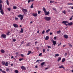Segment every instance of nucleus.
Segmentation results:
<instances>
[{"mask_svg": "<svg viewBox=\"0 0 73 73\" xmlns=\"http://www.w3.org/2000/svg\"><path fill=\"white\" fill-rule=\"evenodd\" d=\"M64 38H68V36L67 35H64Z\"/></svg>", "mask_w": 73, "mask_h": 73, "instance_id": "obj_13", "label": "nucleus"}, {"mask_svg": "<svg viewBox=\"0 0 73 73\" xmlns=\"http://www.w3.org/2000/svg\"><path fill=\"white\" fill-rule=\"evenodd\" d=\"M68 5H73V3H68Z\"/></svg>", "mask_w": 73, "mask_h": 73, "instance_id": "obj_44", "label": "nucleus"}, {"mask_svg": "<svg viewBox=\"0 0 73 73\" xmlns=\"http://www.w3.org/2000/svg\"><path fill=\"white\" fill-rule=\"evenodd\" d=\"M64 55L65 56H66V55H67V53H65Z\"/></svg>", "mask_w": 73, "mask_h": 73, "instance_id": "obj_60", "label": "nucleus"}, {"mask_svg": "<svg viewBox=\"0 0 73 73\" xmlns=\"http://www.w3.org/2000/svg\"><path fill=\"white\" fill-rule=\"evenodd\" d=\"M62 13H64V14H66V11L65 10L62 11Z\"/></svg>", "mask_w": 73, "mask_h": 73, "instance_id": "obj_28", "label": "nucleus"}, {"mask_svg": "<svg viewBox=\"0 0 73 73\" xmlns=\"http://www.w3.org/2000/svg\"><path fill=\"white\" fill-rule=\"evenodd\" d=\"M2 63L3 65H5V64L4 62H2Z\"/></svg>", "mask_w": 73, "mask_h": 73, "instance_id": "obj_37", "label": "nucleus"}, {"mask_svg": "<svg viewBox=\"0 0 73 73\" xmlns=\"http://www.w3.org/2000/svg\"><path fill=\"white\" fill-rule=\"evenodd\" d=\"M41 55H42V53H40L39 54L38 56H41Z\"/></svg>", "mask_w": 73, "mask_h": 73, "instance_id": "obj_41", "label": "nucleus"}, {"mask_svg": "<svg viewBox=\"0 0 73 73\" xmlns=\"http://www.w3.org/2000/svg\"><path fill=\"white\" fill-rule=\"evenodd\" d=\"M53 9L54 11H56V8H53Z\"/></svg>", "mask_w": 73, "mask_h": 73, "instance_id": "obj_53", "label": "nucleus"}, {"mask_svg": "<svg viewBox=\"0 0 73 73\" xmlns=\"http://www.w3.org/2000/svg\"><path fill=\"white\" fill-rule=\"evenodd\" d=\"M38 61H40V60H38L36 61V62H38Z\"/></svg>", "mask_w": 73, "mask_h": 73, "instance_id": "obj_57", "label": "nucleus"}, {"mask_svg": "<svg viewBox=\"0 0 73 73\" xmlns=\"http://www.w3.org/2000/svg\"><path fill=\"white\" fill-rule=\"evenodd\" d=\"M35 68H37V66L36 65V66H35Z\"/></svg>", "mask_w": 73, "mask_h": 73, "instance_id": "obj_59", "label": "nucleus"}, {"mask_svg": "<svg viewBox=\"0 0 73 73\" xmlns=\"http://www.w3.org/2000/svg\"><path fill=\"white\" fill-rule=\"evenodd\" d=\"M21 31H20V33H23L24 31H23V29L22 28L21 29Z\"/></svg>", "mask_w": 73, "mask_h": 73, "instance_id": "obj_16", "label": "nucleus"}, {"mask_svg": "<svg viewBox=\"0 0 73 73\" xmlns=\"http://www.w3.org/2000/svg\"><path fill=\"white\" fill-rule=\"evenodd\" d=\"M45 49H43V53H44V52H45Z\"/></svg>", "mask_w": 73, "mask_h": 73, "instance_id": "obj_47", "label": "nucleus"}, {"mask_svg": "<svg viewBox=\"0 0 73 73\" xmlns=\"http://www.w3.org/2000/svg\"><path fill=\"white\" fill-rule=\"evenodd\" d=\"M67 11H68V12H70V10H69V9H68V10H67Z\"/></svg>", "mask_w": 73, "mask_h": 73, "instance_id": "obj_48", "label": "nucleus"}, {"mask_svg": "<svg viewBox=\"0 0 73 73\" xmlns=\"http://www.w3.org/2000/svg\"><path fill=\"white\" fill-rule=\"evenodd\" d=\"M13 25L15 28H18V25L16 24H13Z\"/></svg>", "mask_w": 73, "mask_h": 73, "instance_id": "obj_8", "label": "nucleus"}, {"mask_svg": "<svg viewBox=\"0 0 73 73\" xmlns=\"http://www.w3.org/2000/svg\"><path fill=\"white\" fill-rule=\"evenodd\" d=\"M6 3H7V5H9V1H8V0H7Z\"/></svg>", "mask_w": 73, "mask_h": 73, "instance_id": "obj_21", "label": "nucleus"}, {"mask_svg": "<svg viewBox=\"0 0 73 73\" xmlns=\"http://www.w3.org/2000/svg\"><path fill=\"white\" fill-rule=\"evenodd\" d=\"M8 11H11V8H8Z\"/></svg>", "mask_w": 73, "mask_h": 73, "instance_id": "obj_42", "label": "nucleus"}, {"mask_svg": "<svg viewBox=\"0 0 73 73\" xmlns=\"http://www.w3.org/2000/svg\"><path fill=\"white\" fill-rule=\"evenodd\" d=\"M21 56L22 57H24V55H23V54H21Z\"/></svg>", "mask_w": 73, "mask_h": 73, "instance_id": "obj_51", "label": "nucleus"}, {"mask_svg": "<svg viewBox=\"0 0 73 73\" xmlns=\"http://www.w3.org/2000/svg\"><path fill=\"white\" fill-rule=\"evenodd\" d=\"M56 37H57L56 36L54 37V40H56Z\"/></svg>", "mask_w": 73, "mask_h": 73, "instance_id": "obj_52", "label": "nucleus"}, {"mask_svg": "<svg viewBox=\"0 0 73 73\" xmlns=\"http://www.w3.org/2000/svg\"><path fill=\"white\" fill-rule=\"evenodd\" d=\"M17 8V7L16 6H13V9H15Z\"/></svg>", "mask_w": 73, "mask_h": 73, "instance_id": "obj_30", "label": "nucleus"}, {"mask_svg": "<svg viewBox=\"0 0 73 73\" xmlns=\"http://www.w3.org/2000/svg\"><path fill=\"white\" fill-rule=\"evenodd\" d=\"M50 31V29H48L46 31V33H48V32H49Z\"/></svg>", "mask_w": 73, "mask_h": 73, "instance_id": "obj_19", "label": "nucleus"}, {"mask_svg": "<svg viewBox=\"0 0 73 73\" xmlns=\"http://www.w3.org/2000/svg\"><path fill=\"white\" fill-rule=\"evenodd\" d=\"M13 41H14V42H15L16 41V39H13Z\"/></svg>", "mask_w": 73, "mask_h": 73, "instance_id": "obj_50", "label": "nucleus"}, {"mask_svg": "<svg viewBox=\"0 0 73 73\" xmlns=\"http://www.w3.org/2000/svg\"><path fill=\"white\" fill-rule=\"evenodd\" d=\"M11 66H13V64H11Z\"/></svg>", "mask_w": 73, "mask_h": 73, "instance_id": "obj_58", "label": "nucleus"}, {"mask_svg": "<svg viewBox=\"0 0 73 73\" xmlns=\"http://www.w3.org/2000/svg\"><path fill=\"white\" fill-rule=\"evenodd\" d=\"M9 33H10V32L9 31L7 32V35H9Z\"/></svg>", "mask_w": 73, "mask_h": 73, "instance_id": "obj_33", "label": "nucleus"}, {"mask_svg": "<svg viewBox=\"0 0 73 73\" xmlns=\"http://www.w3.org/2000/svg\"><path fill=\"white\" fill-rule=\"evenodd\" d=\"M42 34H44L45 33V31L44 30H43V31L42 32Z\"/></svg>", "mask_w": 73, "mask_h": 73, "instance_id": "obj_34", "label": "nucleus"}, {"mask_svg": "<svg viewBox=\"0 0 73 73\" xmlns=\"http://www.w3.org/2000/svg\"><path fill=\"white\" fill-rule=\"evenodd\" d=\"M72 17H71L70 18V20H72Z\"/></svg>", "mask_w": 73, "mask_h": 73, "instance_id": "obj_54", "label": "nucleus"}, {"mask_svg": "<svg viewBox=\"0 0 73 73\" xmlns=\"http://www.w3.org/2000/svg\"><path fill=\"white\" fill-rule=\"evenodd\" d=\"M24 44V41H23L21 42V44Z\"/></svg>", "mask_w": 73, "mask_h": 73, "instance_id": "obj_56", "label": "nucleus"}, {"mask_svg": "<svg viewBox=\"0 0 73 73\" xmlns=\"http://www.w3.org/2000/svg\"><path fill=\"white\" fill-rule=\"evenodd\" d=\"M59 68H63V69H64V67L62 65L61 66H60L59 67Z\"/></svg>", "mask_w": 73, "mask_h": 73, "instance_id": "obj_17", "label": "nucleus"}, {"mask_svg": "<svg viewBox=\"0 0 73 73\" xmlns=\"http://www.w3.org/2000/svg\"><path fill=\"white\" fill-rule=\"evenodd\" d=\"M18 17H21V21H22V20H23V17H24V16L22 15H18Z\"/></svg>", "mask_w": 73, "mask_h": 73, "instance_id": "obj_4", "label": "nucleus"}, {"mask_svg": "<svg viewBox=\"0 0 73 73\" xmlns=\"http://www.w3.org/2000/svg\"><path fill=\"white\" fill-rule=\"evenodd\" d=\"M61 60V57H59L57 61L58 62H59V61H60Z\"/></svg>", "mask_w": 73, "mask_h": 73, "instance_id": "obj_18", "label": "nucleus"}, {"mask_svg": "<svg viewBox=\"0 0 73 73\" xmlns=\"http://www.w3.org/2000/svg\"><path fill=\"white\" fill-rule=\"evenodd\" d=\"M21 68L22 69V70H26V68L25 67H24V66H21Z\"/></svg>", "mask_w": 73, "mask_h": 73, "instance_id": "obj_7", "label": "nucleus"}, {"mask_svg": "<svg viewBox=\"0 0 73 73\" xmlns=\"http://www.w3.org/2000/svg\"><path fill=\"white\" fill-rule=\"evenodd\" d=\"M59 44L60 45H61V43L60 42Z\"/></svg>", "mask_w": 73, "mask_h": 73, "instance_id": "obj_64", "label": "nucleus"}, {"mask_svg": "<svg viewBox=\"0 0 73 73\" xmlns=\"http://www.w3.org/2000/svg\"><path fill=\"white\" fill-rule=\"evenodd\" d=\"M16 54L17 55V54H19V52H17L16 53Z\"/></svg>", "mask_w": 73, "mask_h": 73, "instance_id": "obj_61", "label": "nucleus"}, {"mask_svg": "<svg viewBox=\"0 0 73 73\" xmlns=\"http://www.w3.org/2000/svg\"><path fill=\"white\" fill-rule=\"evenodd\" d=\"M54 3V1H50V4H51L52 3Z\"/></svg>", "mask_w": 73, "mask_h": 73, "instance_id": "obj_31", "label": "nucleus"}, {"mask_svg": "<svg viewBox=\"0 0 73 73\" xmlns=\"http://www.w3.org/2000/svg\"><path fill=\"white\" fill-rule=\"evenodd\" d=\"M58 56H59V54H55V56H54V57H58Z\"/></svg>", "mask_w": 73, "mask_h": 73, "instance_id": "obj_24", "label": "nucleus"}, {"mask_svg": "<svg viewBox=\"0 0 73 73\" xmlns=\"http://www.w3.org/2000/svg\"><path fill=\"white\" fill-rule=\"evenodd\" d=\"M47 47H48V49H49L50 48H51V46H47Z\"/></svg>", "mask_w": 73, "mask_h": 73, "instance_id": "obj_35", "label": "nucleus"}, {"mask_svg": "<svg viewBox=\"0 0 73 73\" xmlns=\"http://www.w3.org/2000/svg\"><path fill=\"white\" fill-rule=\"evenodd\" d=\"M50 35H52V34H53V33H50Z\"/></svg>", "mask_w": 73, "mask_h": 73, "instance_id": "obj_55", "label": "nucleus"}, {"mask_svg": "<svg viewBox=\"0 0 73 73\" xmlns=\"http://www.w3.org/2000/svg\"><path fill=\"white\" fill-rule=\"evenodd\" d=\"M51 19V18L50 17H46L44 18V20H45L46 21H49Z\"/></svg>", "mask_w": 73, "mask_h": 73, "instance_id": "obj_3", "label": "nucleus"}, {"mask_svg": "<svg viewBox=\"0 0 73 73\" xmlns=\"http://www.w3.org/2000/svg\"><path fill=\"white\" fill-rule=\"evenodd\" d=\"M28 53L27 54V55H29V54H30L31 53V51H29L28 52Z\"/></svg>", "mask_w": 73, "mask_h": 73, "instance_id": "obj_27", "label": "nucleus"}, {"mask_svg": "<svg viewBox=\"0 0 73 73\" xmlns=\"http://www.w3.org/2000/svg\"><path fill=\"white\" fill-rule=\"evenodd\" d=\"M61 33V31L59 30L57 32V34H60Z\"/></svg>", "mask_w": 73, "mask_h": 73, "instance_id": "obj_26", "label": "nucleus"}, {"mask_svg": "<svg viewBox=\"0 0 73 73\" xmlns=\"http://www.w3.org/2000/svg\"><path fill=\"white\" fill-rule=\"evenodd\" d=\"M1 53H4V52H5V51H4V50H1Z\"/></svg>", "mask_w": 73, "mask_h": 73, "instance_id": "obj_23", "label": "nucleus"}, {"mask_svg": "<svg viewBox=\"0 0 73 73\" xmlns=\"http://www.w3.org/2000/svg\"><path fill=\"white\" fill-rule=\"evenodd\" d=\"M40 12H41V11H38V14H40Z\"/></svg>", "mask_w": 73, "mask_h": 73, "instance_id": "obj_40", "label": "nucleus"}, {"mask_svg": "<svg viewBox=\"0 0 73 73\" xmlns=\"http://www.w3.org/2000/svg\"><path fill=\"white\" fill-rule=\"evenodd\" d=\"M22 10L23 12L24 13V14L25 15H27V12H28V10L27 9H22Z\"/></svg>", "mask_w": 73, "mask_h": 73, "instance_id": "obj_2", "label": "nucleus"}, {"mask_svg": "<svg viewBox=\"0 0 73 73\" xmlns=\"http://www.w3.org/2000/svg\"><path fill=\"white\" fill-rule=\"evenodd\" d=\"M3 70H2V69L1 68H0V71H2Z\"/></svg>", "mask_w": 73, "mask_h": 73, "instance_id": "obj_62", "label": "nucleus"}, {"mask_svg": "<svg viewBox=\"0 0 73 73\" xmlns=\"http://www.w3.org/2000/svg\"><path fill=\"white\" fill-rule=\"evenodd\" d=\"M32 15L33 16H34V17H36V16H37V13H33Z\"/></svg>", "mask_w": 73, "mask_h": 73, "instance_id": "obj_12", "label": "nucleus"}, {"mask_svg": "<svg viewBox=\"0 0 73 73\" xmlns=\"http://www.w3.org/2000/svg\"><path fill=\"white\" fill-rule=\"evenodd\" d=\"M30 7L31 8H33V5H31Z\"/></svg>", "mask_w": 73, "mask_h": 73, "instance_id": "obj_45", "label": "nucleus"}, {"mask_svg": "<svg viewBox=\"0 0 73 73\" xmlns=\"http://www.w3.org/2000/svg\"><path fill=\"white\" fill-rule=\"evenodd\" d=\"M0 11L1 14L4 15V12L3 9H2V4H0Z\"/></svg>", "mask_w": 73, "mask_h": 73, "instance_id": "obj_1", "label": "nucleus"}, {"mask_svg": "<svg viewBox=\"0 0 73 73\" xmlns=\"http://www.w3.org/2000/svg\"><path fill=\"white\" fill-rule=\"evenodd\" d=\"M2 3H3V1H2L1 0H0V4Z\"/></svg>", "mask_w": 73, "mask_h": 73, "instance_id": "obj_46", "label": "nucleus"}, {"mask_svg": "<svg viewBox=\"0 0 73 73\" xmlns=\"http://www.w3.org/2000/svg\"><path fill=\"white\" fill-rule=\"evenodd\" d=\"M45 64V62H43L41 63V65H44Z\"/></svg>", "mask_w": 73, "mask_h": 73, "instance_id": "obj_29", "label": "nucleus"}, {"mask_svg": "<svg viewBox=\"0 0 73 73\" xmlns=\"http://www.w3.org/2000/svg\"><path fill=\"white\" fill-rule=\"evenodd\" d=\"M43 9L44 13H46V9H45V8L44 7H43Z\"/></svg>", "mask_w": 73, "mask_h": 73, "instance_id": "obj_14", "label": "nucleus"}, {"mask_svg": "<svg viewBox=\"0 0 73 73\" xmlns=\"http://www.w3.org/2000/svg\"><path fill=\"white\" fill-rule=\"evenodd\" d=\"M19 19V18H16V17L15 18V20H18Z\"/></svg>", "mask_w": 73, "mask_h": 73, "instance_id": "obj_43", "label": "nucleus"}, {"mask_svg": "<svg viewBox=\"0 0 73 73\" xmlns=\"http://www.w3.org/2000/svg\"><path fill=\"white\" fill-rule=\"evenodd\" d=\"M71 9H73V6L71 7Z\"/></svg>", "mask_w": 73, "mask_h": 73, "instance_id": "obj_63", "label": "nucleus"}, {"mask_svg": "<svg viewBox=\"0 0 73 73\" xmlns=\"http://www.w3.org/2000/svg\"><path fill=\"white\" fill-rule=\"evenodd\" d=\"M48 39H49V36H46L45 38V40H48Z\"/></svg>", "mask_w": 73, "mask_h": 73, "instance_id": "obj_15", "label": "nucleus"}, {"mask_svg": "<svg viewBox=\"0 0 73 73\" xmlns=\"http://www.w3.org/2000/svg\"><path fill=\"white\" fill-rule=\"evenodd\" d=\"M68 23V22L66 21H63L62 22V23L63 24H64L66 25L67 26L68 25H67V24H66V23Z\"/></svg>", "mask_w": 73, "mask_h": 73, "instance_id": "obj_6", "label": "nucleus"}, {"mask_svg": "<svg viewBox=\"0 0 73 73\" xmlns=\"http://www.w3.org/2000/svg\"><path fill=\"white\" fill-rule=\"evenodd\" d=\"M52 40L53 41V44L54 45H55L56 44V41H54L53 39H52Z\"/></svg>", "mask_w": 73, "mask_h": 73, "instance_id": "obj_10", "label": "nucleus"}, {"mask_svg": "<svg viewBox=\"0 0 73 73\" xmlns=\"http://www.w3.org/2000/svg\"><path fill=\"white\" fill-rule=\"evenodd\" d=\"M15 72L16 73H19V71L17 70H15Z\"/></svg>", "mask_w": 73, "mask_h": 73, "instance_id": "obj_32", "label": "nucleus"}, {"mask_svg": "<svg viewBox=\"0 0 73 73\" xmlns=\"http://www.w3.org/2000/svg\"><path fill=\"white\" fill-rule=\"evenodd\" d=\"M72 24H73V23L72 22H71L70 23H68L67 24V25H68L69 26H70V25H72Z\"/></svg>", "mask_w": 73, "mask_h": 73, "instance_id": "obj_11", "label": "nucleus"}, {"mask_svg": "<svg viewBox=\"0 0 73 73\" xmlns=\"http://www.w3.org/2000/svg\"><path fill=\"white\" fill-rule=\"evenodd\" d=\"M2 73H6V72H5V71L4 70H2Z\"/></svg>", "mask_w": 73, "mask_h": 73, "instance_id": "obj_39", "label": "nucleus"}, {"mask_svg": "<svg viewBox=\"0 0 73 73\" xmlns=\"http://www.w3.org/2000/svg\"><path fill=\"white\" fill-rule=\"evenodd\" d=\"M1 37H2V38H6L7 35H6L5 34H2L1 35Z\"/></svg>", "mask_w": 73, "mask_h": 73, "instance_id": "obj_5", "label": "nucleus"}, {"mask_svg": "<svg viewBox=\"0 0 73 73\" xmlns=\"http://www.w3.org/2000/svg\"><path fill=\"white\" fill-rule=\"evenodd\" d=\"M45 13V15L46 16H48L49 14V11H48L47 12L46 11V13Z\"/></svg>", "mask_w": 73, "mask_h": 73, "instance_id": "obj_9", "label": "nucleus"}, {"mask_svg": "<svg viewBox=\"0 0 73 73\" xmlns=\"http://www.w3.org/2000/svg\"><path fill=\"white\" fill-rule=\"evenodd\" d=\"M31 0H29V1H28V3H29L31 2Z\"/></svg>", "mask_w": 73, "mask_h": 73, "instance_id": "obj_49", "label": "nucleus"}, {"mask_svg": "<svg viewBox=\"0 0 73 73\" xmlns=\"http://www.w3.org/2000/svg\"><path fill=\"white\" fill-rule=\"evenodd\" d=\"M23 60V58H20L19 59V61H22V60Z\"/></svg>", "mask_w": 73, "mask_h": 73, "instance_id": "obj_38", "label": "nucleus"}, {"mask_svg": "<svg viewBox=\"0 0 73 73\" xmlns=\"http://www.w3.org/2000/svg\"><path fill=\"white\" fill-rule=\"evenodd\" d=\"M27 46H29L30 45V43H28L27 44Z\"/></svg>", "mask_w": 73, "mask_h": 73, "instance_id": "obj_36", "label": "nucleus"}, {"mask_svg": "<svg viewBox=\"0 0 73 73\" xmlns=\"http://www.w3.org/2000/svg\"><path fill=\"white\" fill-rule=\"evenodd\" d=\"M8 64H9L7 62H6L5 64V65L6 66H8Z\"/></svg>", "mask_w": 73, "mask_h": 73, "instance_id": "obj_22", "label": "nucleus"}, {"mask_svg": "<svg viewBox=\"0 0 73 73\" xmlns=\"http://www.w3.org/2000/svg\"><path fill=\"white\" fill-rule=\"evenodd\" d=\"M65 61V58H64L62 59V62H64V61Z\"/></svg>", "mask_w": 73, "mask_h": 73, "instance_id": "obj_25", "label": "nucleus"}, {"mask_svg": "<svg viewBox=\"0 0 73 73\" xmlns=\"http://www.w3.org/2000/svg\"><path fill=\"white\" fill-rule=\"evenodd\" d=\"M10 71V70L9 68H7L6 70V71L7 72H9V71Z\"/></svg>", "mask_w": 73, "mask_h": 73, "instance_id": "obj_20", "label": "nucleus"}]
</instances>
